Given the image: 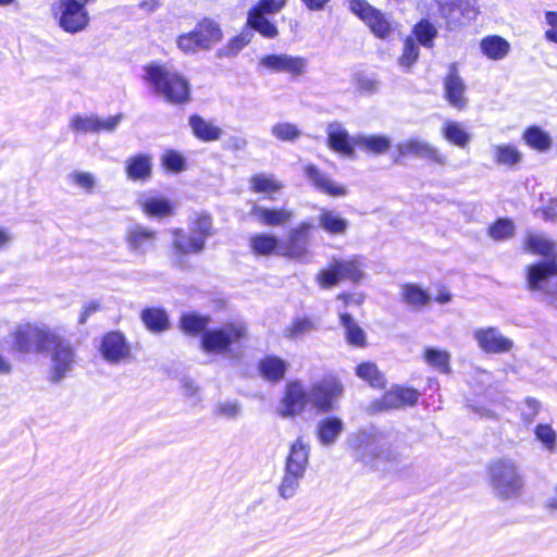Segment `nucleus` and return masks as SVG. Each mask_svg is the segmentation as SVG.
Returning a JSON list of instances; mask_svg holds the SVG:
<instances>
[{
	"mask_svg": "<svg viewBox=\"0 0 557 557\" xmlns=\"http://www.w3.org/2000/svg\"><path fill=\"white\" fill-rule=\"evenodd\" d=\"M253 33L250 28L244 27L242 32L232 37L227 44L216 51L219 58H233L237 55L247 45L251 42Z\"/></svg>",
	"mask_w": 557,
	"mask_h": 557,
	"instance_id": "nucleus-41",
	"label": "nucleus"
},
{
	"mask_svg": "<svg viewBox=\"0 0 557 557\" xmlns=\"http://www.w3.org/2000/svg\"><path fill=\"white\" fill-rule=\"evenodd\" d=\"M419 57V46L411 37L406 38L404 44L403 53L398 60L399 64L404 67L411 66Z\"/></svg>",
	"mask_w": 557,
	"mask_h": 557,
	"instance_id": "nucleus-58",
	"label": "nucleus"
},
{
	"mask_svg": "<svg viewBox=\"0 0 557 557\" xmlns=\"http://www.w3.org/2000/svg\"><path fill=\"white\" fill-rule=\"evenodd\" d=\"M318 225L330 235L338 236L346 234L349 222L339 212L322 208L318 215Z\"/></svg>",
	"mask_w": 557,
	"mask_h": 557,
	"instance_id": "nucleus-30",
	"label": "nucleus"
},
{
	"mask_svg": "<svg viewBox=\"0 0 557 557\" xmlns=\"http://www.w3.org/2000/svg\"><path fill=\"white\" fill-rule=\"evenodd\" d=\"M413 33L418 41L426 48H431L433 46V40L437 35L436 28L426 20L419 22L414 26Z\"/></svg>",
	"mask_w": 557,
	"mask_h": 557,
	"instance_id": "nucleus-54",
	"label": "nucleus"
},
{
	"mask_svg": "<svg viewBox=\"0 0 557 557\" xmlns=\"http://www.w3.org/2000/svg\"><path fill=\"white\" fill-rule=\"evenodd\" d=\"M287 0H260L251 9L258 10L268 14L278 13L285 5Z\"/></svg>",
	"mask_w": 557,
	"mask_h": 557,
	"instance_id": "nucleus-62",
	"label": "nucleus"
},
{
	"mask_svg": "<svg viewBox=\"0 0 557 557\" xmlns=\"http://www.w3.org/2000/svg\"><path fill=\"white\" fill-rule=\"evenodd\" d=\"M396 148L399 157L414 156L433 161L441 165L446 163V157L425 140L409 138L399 143Z\"/></svg>",
	"mask_w": 557,
	"mask_h": 557,
	"instance_id": "nucleus-19",
	"label": "nucleus"
},
{
	"mask_svg": "<svg viewBox=\"0 0 557 557\" xmlns=\"http://www.w3.org/2000/svg\"><path fill=\"white\" fill-rule=\"evenodd\" d=\"M250 188L255 193H260L269 196L277 193L283 188V185L272 174L260 173L253 175L250 181Z\"/></svg>",
	"mask_w": 557,
	"mask_h": 557,
	"instance_id": "nucleus-43",
	"label": "nucleus"
},
{
	"mask_svg": "<svg viewBox=\"0 0 557 557\" xmlns=\"http://www.w3.org/2000/svg\"><path fill=\"white\" fill-rule=\"evenodd\" d=\"M157 233L140 224L128 227L125 242L131 252L135 255H145L154 247Z\"/></svg>",
	"mask_w": 557,
	"mask_h": 557,
	"instance_id": "nucleus-23",
	"label": "nucleus"
},
{
	"mask_svg": "<svg viewBox=\"0 0 557 557\" xmlns=\"http://www.w3.org/2000/svg\"><path fill=\"white\" fill-rule=\"evenodd\" d=\"M97 114L75 115L71 120V128L78 133H96Z\"/></svg>",
	"mask_w": 557,
	"mask_h": 557,
	"instance_id": "nucleus-57",
	"label": "nucleus"
},
{
	"mask_svg": "<svg viewBox=\"0 0 557 557\" xmlns=\"http://www.w3.org/2000/svg\"><path fill=\"white\" fill-rule=\"evenodd\" d=\"M349 9L369 26L376 37L385 39L392 34L389 17L372 7L367 0H350Z\"/></svg>",
	"mask_w": 557,
	"mask_h": 557,
	"instance_id": "nucleus-14",
	"label": "nucleus"
},
{
	"mask_svg": "<svg viewBox=\"0 0 557 557\" xmlns=\"http://www.w3.org/2000/svg\"><path fill=\"white\" fill-rule=\"evenodd\" d=\"M260 65L275 73L301 76L307 72L308 60L304 57L286 53L268 54L260 59Z\"/></svg>",
	"mask_w": 557,
	"mask_h": 557,
	"instance_id": "nucleus-18",
	"label": "nucleus"
},
{
	"mask_svg": "<svg viewBox=\"0 0 557 557\" xmlns=\"http://www.w3.org/2000/svg\"><path fill=\"white\" fill-rule=\"evenodd\" d=\"M440 12L450 28L474 20L478 9L474 0H438Z\"/></svg>",
	"mask_w": 557,
	"mask_h": 557,
	"instance_id": "nucleus-17",
	"label": "nucleus"
},
{
	"mask_svg": "<svg viewBox=\"0 0 557 557\" xmlns=\"http://www.w3.org/2000/svg\"><path fill=\"white\" fill-rule=\"evenodd\" d=\"M271 133L283 141H293L300 136V131L292 123H276L272 126Z\"/></svg>",
	"mask_w": 557,
	"mask_h": 557,
	"instance_id": "nucleus-56",
	"label": "nucleus"
},
{
	"mask_svg": "<svg viewBox=\"0 0 557 557\" xmlns=\"http://www.w3.org/2000/svg\"><path fill=\"white\" fill-rule=\"evenodd\" d=\"M281 243L275 236L268 234H258L250 238V248L257 255L267 256L271 252L278 255Z\"/></svg>",
	"mask_w": 557,
	"mask_h": 557,
	"instance_id": "nucleus-49",
	"label": "nucleus"
},
{
	"mask_svg": "<svg viewBox=\"0 0 557 557\" xmlns=\"http://www.w3.org/2000/svg\"><path fill=\"white\" fill-rule=\"evenodd\" d=\"M376 263L360 255L333 258L317 278H362L377 274Z\"/></svg>",
	"mask_w": 557,
	"mask_h": 557,
	"instance_id": "nucleus-10",
	"label": "nucleus"
},
{
	"mask_svg": "<svg viewBox=\"0 0 557 557\" xmlns=\"http://www.w3.org/2000/svg\"><path fill=\"white\" fill-rule=\"evenodd\" d=\"M212 220L209 214H196V218L190 221L189 232L191 235L197 236L198 239L205 245L208 237L211 235Z\"/></svg>",
	"mask_w": 557,
	"mask_h": 557,
	"instance_id": "nucleus-51",
	"label": "nucleus"
},
{
	"mask_svg": "<svg viewBox=\"0 0 557 557\" xmlns=\"http://www.w3.org/2000/svg\"><path fill=\"white\" fill-rule=\"evenodd\" d=\"M343 394L344 385L337 376H323L308 388L309 406L318 414L331 413L338 409Z\"/></svg>",
	"mask_w": 557,
	"mask_h": 557,
	"instance_id": "nucleus-7",
	"label": "nucleus"
},
{
	"mask_svg": "<svg viewBox=\"0 0 557 557\" xmlns=\"http://www.w3.org/2000/svg\"><path fill=\"white\" fill-rule=\"evenodd\" d=\"M312 228L313 224L308 221H302L297 226L290 228L286 240L282 242L278 247V255L305 260L310 253L309 244Z\"/></svg>",
	"mask_w": 557,
	"mask_h": 557,
	"instance_id": "nucleus-15",
	"label": "nucleus"
},
{
	"mask_svg": "<svg viewBox=\"0 0 557 557\" xmlns=\"http://www.w3.org/2000/svg\"><path fill=\"white\" fill-rule=\"evenodd\" d=\"M49 352L51 354L49 381L58 384L73 371L76 351L69 339L55 333L53 341L49 344Z\"/></svg>",
	"mask_w": 557,
	"mask_h": 557,
	"instance_id": "nucleus-11",
	"label": "nucleus"
},
{
	"mask_svg": "<svg viewBox=\"0 0 557 557\" xmlns=\"http://www.w3.org/2000/svg\"><path fill=\"white\" fill-rule=\"evenodd\" d=\"M347 443L361 462L375 470H396L403 463L397 435L391 430L370 425L349 434Z\"/></svg>",
	"mask_w": 557,
	"mask_h": 557,
	"instance_id": "nucleus-1",
	"label": "nucleus"
},
{
	"mask_svg": "<svg viewBox=\"0 0 557 557\" xmlns=\"http://www.w3.org/2000/svg\"><path fill=\"white\" fill-rule=\"evenodd\" d=\"M305 476V473L297 472V471H290V470H284V475L282 478V482L278 486V494L284 499L292 498L298 487L300 480Z\"/></svg>",
	"mask_w": 557,
	"mask_h": 557,
	"instance_id": "nucleus-50",
	"label": "nucleus"
},
{
	"mask_svg": "<svg viewBox=\"0 0 557 557\" xmlns=\"http://www.w3.org/2000/svg\"><path fill=\"white\" fill-rule=\"evenodd\" d=\"M523 249L532 255L547 258L529 267L527 278H548L557 275V245L546 234L527 231Z\"/></svg>",
	"mask_w": 557,
	"mask_h": 557,
	"instance_id": "nucleus-4",
	"label": "nucleus"
},
{
	"mask_svg": "<svg viewBox=\"0 0 557 557\" xmlns=\"http://www.w3.org/2000/svg\"><path fill=\"white\" fill-rule=\"evenodd\" d=\"M140 319L146 329L152 333H162L171 326L168 312L160 307H147L143 309Z\"/></svg>",
	"mask_w": 557,
	"mask_h": 557,
	"instance_id": "nucleus-34",
	"label": "nucleus"
},
{
	"mask_svg": "<svg viewBox=\"0 0 557 557\" xmlns=\"http://www.w3.org/2000/svg\"><path fill=\"white\" fill-rule=\"evenodd\" d=\"M345 430L344 421L329 414L317 423L315 434L319 443L324 447L333 446Z\"/></svg>",
	"mask_w": 557,
	"mask_h": 557,
	"instance_id": "nucleus-26",
	"label": "nucleus"
},
{
	"mask_svg": "<svg viewBox=\"0 0 557 557\" xmlns=\"http://www.w3.org/2000/svg\"><path fill=\"white\" fill-rule=\"evenodd\" d=\"M98 351L101 358L109 364H117L127 359L132 354L126 336L119 330L109 331L102 335Z\"/></svg>",
	"mask_w": 557,
	"mask_h": 557,
	"instance_id": "nucleus-16",
	"label": "nucleus"
},
{
	"mask_svg": "<svg viewBox=\"0 0 557 557\" xmlns=\"http://www.w3.org/2000/svg\"><path fill=\"white\" fill-rule=\"evenodd\" d=\"M51 15L59 27L71 35L84 32L90 24L89 11L81 0H55Z\"/></svg>",
	"mask_w": 557,
	"mask_h": 557,
	"instance_id": "nucleus-8",
	"label": "nucleus"
},
{
	"mask_svg": "<svg viewBox=\"0 0 557 557\" xmlns=\"http://www.w3.org/2000/svg\"><path fill=\"white\" fill-rule=\"evenodd\" d=\"M419 397V391L413 387L393 385L381 398H376L368 405L367 412L376 414L389 409L412 407L418 403Z\"/></svg>",
	"mask_w": 557,
	"mask_h": 557,
	"instance_id": "nucleus-13",
	"label": "nucleus"
},
{
	"mask_svg": "<svg viewBox=\"0 0 557 557\" xmlns=\"http://www.w3.org/2000/svg\"><path fill=\"white\" fill-rule=\"evenodd\" d=\"M515 224L509 219H498L488 228V235L494 240H506L515 235Z\"/></svg>",
	"mask_w": 557,
	"mask_h": 557,
	"instance_id": "nucleus-52",
	"label": "nucleus"
},
{
	"mask_svg": "<svg viewBox=\"0 0 557 557\" xmlns=\"http://www.w3.org/2000/svg\"><path fill=\"white\" fill-rule=\"evenodd\" d=\"M163 165L173 172H181L185 169L186 161L184 157L173 150L166 151L162 157Z\"/></svg>",
	"mask_w": 557,
	"mask_h": 557,
	"instance_id": "nucleus-59",
	"label": "nucleus"
},
{
	"mask_svg": "<svg viewBox=\"0 0 557 557\" xmlns=\"http://www.w3.org/2000/svg\"><path fill=\"white\" fill-rule=\"evenodd\" d=\"M312 327V322L307 318H297L288 329L289 337H297Z\"/></svg>",
	"mask_w": 557,
	"mask_h": 557,
	"instance_id": "nucleus-63",
	"label": "nucleus"
},
{
	"mask_svg": "<svg viewBox=\"0 0 557 557\" xmlns=\"http://www.w3.org/2000/svg\"><path fill=\"white\" fill-rule=\"evenodd\" d=\"M351 141L359 148L375 154L387 152L392 146L391 139L384 135L358 134L351 138Z\"/></svg>",
	"mask_w": 557,
	"mask_h": 557,
	"instance_id": "nucleus-37",
	"label": "nucleus"
},
{
	"mask_svg": "<svg viewBox=\"0 0 557 557\" xmlns=\"http://www.w3.org/2000/svg\"><path fill=\"white\" fill-rule=\"evenodd\" d=\"M445 98L449 104L457 109H463L467 106L468 99L465 96L466 85L462 78L458 75L455 65H451L449 73L444 83Z\"/></svg>",
	"mask_w": 557,
	"mask_h": 557,
	"instance_id": "nucleus-27",
	"label": "nucleus"
},
{
	"mask_svg": "<svg viewBox=\"0 0 557 557\" xmlns=\"http://www.w3.org/2000/svg\"><path fill=\"white\" fill-rule=\"evenodd\" d=\"M304 173L314 188L323 194L332 197H343L347 194L345 186L334 182L325 172L321 171L315 165H306Z\"/></svg>",
	"mask_w": 557,
	"mask_h": 557,
	"instance_id": "nucleus-25",
	"label": "nucleus"
},
{
	"mask_svg": "<svg viewBox=\"0 0 557 557\" xmlns=\"http://www.w3.org/2000/svg\"><path fill=\"white\" fill-rule=\"evenodd\" d=\"M173 249L177 256H185L190 253H199L203 250L205 245L191 235L190 232L186 233L182 228H175L172 232Z\"/></svg>",
	"mask_w": 557,
	"mask_h": 557,
	"instance_id": "nucleus-32",
	"label": "nucleus"
},
{
	"mask_svg": "<svg viewBox=\"0 0 557 557\" xmlns=\"http://www.w3.org/2000/svg\"><path fill=\"white\" fill-rule=\"evenodd\" d=\"M356 375L368 382L370 386L375 388H384L386 380L384 374L379 370L377 366L371 361H364L356 367Z\"/></svg>",
	"mask_w": 557,
	"mask_h": 557,
	"instance_id": "nucleus-42",
	"label": "nucleus"
},
{
	"mask_svg": "<svg viewBox=\"0 0 557 557\" xmlns=\"http://www.w3.org/2000/svg\"><path fill=\"white\" fill-rule=\"evenodd\" d=\"M474 337L479 347L487 354L508 352L513 346L510 338L504 336L497 327L493 326L475 331Z\"/></svg>",
	"mask_w": 557,
	"mask_h": 557,
	"instance_id": "nucleus-20",
	"label": "nucleus"
},
{
	"mask_svg": "<svg viewBox=\"0 0 557 557\" xmlns=\"http://www.w3.org/2000/svg\"><path fill=\"white\" fill-rule=\"evenodd\" d=\"M54 335L55 332L46 324L21 323L11 333V349L21 355L32 352L46 355L49 352V344L53 341Z\"/></svg>",
	"mask_w": 557,
	"mask_h": 557,
	"instance_id": "nucleus-5",
	"label": "nucleus"
},
{
	"mask_svg": "<svg viewBox=\"0 0 557 557\" xmlns=\"http://www.w3.org/2000/svg\"><path fill=\"white\" fill-rule=\"evenodd\" d=\"M289 368L290 363L287 360L274 354L265 355L257 364L260 377L272 385L282 382Z\"/></svg>",
	"mask_w": 557,
	"mask_h": 557,
	"instance_id": "nucleus-21",
	"label": "nucleus"
},
{
	"mask_svg": "<svg viewBox=\"0 0 557 557\" xmlns=\"http://www.w3.org/2000/svg\"><path fill=\"white\" fill-rule=\"evenodd\" d=\"M240 408L236 403H221L215 407L214 414L231 419L235 418Z\"/></svg>",
	"mask_w": 557,
	"mask_h": 557,
	"instance_id": "nucleus-64",
	"label": "nucleus"
},
{
	"mask_svg": "<svg viewBox=\"0 0 557 557\" xmlns=\"http://www.w3.org/2000/svg\"><path fill=\"white\" fill-rule=\"evenodd\" d=\"M535 438L549 451H554L557 443V434L550 424L539 423L534 429Z\"/></svg>",
	"mask_w": 557,
	"mask_h": 557,
	"instance_id": "nucleus-53",
	"label": "nucleus"
},
{
	"mask_svg": "<svg viewBox=\"0 0 557 557\" xmlns=\"http://www.w3.org/2000/svg\"><path fill=\"white\" fill-rule=\"evenodd\" d=\"M310 456V446L301 436L292 443L285 459L284 470L306 473Z\"/></svg>",
	"mask_w": 557,
	"mask_h": 557,
	"instance_id": "nucleus-29",
	"label": "nucleus"
},
{
	"mask_svg": "<svg viewBox=\"0 0 557 557\" xmlns=\"http://www.w3.org/2000/svg\"><path fill=\"white\" fill-rule=\"evenodd\" d=\"M523 140L528 146L537 151L544 152L552 147V137L539 126H531L523 133Z\"/></svg>",
	"mask_w": 557,
	"mask_h": 557,
	"instance_id": "nucleus-46",
	"label": "nucleus"
},
{
	"mask_svg": "<svg viewBox=\"0 0 557 557\" xmlns=\"http://www.w3.org/2000/svg\"><path fill=\"white\" fill-rule=\"evenodd\" d=\"M69 183L91 193L96 186V177L89 172L74 171L67 175Z\"/></svg>",
	"mask_w": 557,
	"mask_h": 557,
	"instance_id": "nucleus-55",
	"label": "nucleus"
},
{
	"mask_svg": "<svg viewBox=\"0 0 557 557\" xmlns=\"http://www.w3.org/2000/svg\"><path fill=\"white\" fill-rule=\"evenodd\" d=\"M443 136L444 138L460 148L466 147L471 136L470 134L462 127V125L455 121H447L443 127Z\"/></svg>",
	"mask_w": 557,
	"mask_h": 557,
	"instance_id": "nucleus-48",
	"label": "nucleus"
},
{
	"mask_svg": "<svg viewBox=\"0 0 557 557\" xmlns=\"http://www.w3.org/2000/svg\"><path fill=\"white\" fill-rule=\"evenodd\" d=\"M491 485L500 499H509L518 495L523 486L522 476L516 465L508 459L492 461L488 467Z\"/></svg>",
	"mask_w": 557,
	"mask_h": 557,
	"instance_id": "nucleus-9",
	"label": "nucleus"
},
{
	"mask_svg": "<svg viewBox=\"0 0 557 557\" xmlns=\"http://www.w3.org/2000/svg\"><path fill=\"white\" fill-rule=\"evenodd\" d=\"M124 115L122 113H117L112 116H108L106 119H102L97 115V125H96V133L99 132H106V133H113L120 125V123L123 121Z\"/></svg>",
	"mask_w": 557,
	"mask_h": 557,
	"instance_id": "nucleus-61",
	"label": "nucleus"
},
{
	"mask_svg": "<svg viewBox=\"0 0 557 557\" xmlns=\"http://www.w3.org/2000/svg\"><path fill=\"white\" fill-rule=\"evenodd\" d=\"M527 288L539 300L557 309V281H525Z\"/></svg>",
	"mask_w": 557,
	"mask_h": 557,
	"instance_id": "nucleus-39",
	"label": "nucleus"
},
{
	"mask_svg": "<svg viewBox=\"0 0 557 557\" xmlns=\"http://www.w3.org/2000/svg\"><path fill=\"white\" fill-rule=\"evenodd\" d=\"M150 158L138 154L126 160V173L131 180H146L150 176Z\"/></svg>",
	"mask_w": 557,
	"mask_h": 557,
	"instance_id": "nucleus-45",
	"label": "nucleus"
},
{
	"mask_svg": "<svg viewBox=\"0 0 557 557\" xmlns=\"http://www.w3.org/2000/svg\"><path fill=\"white\" fill-rule=\"evenodd\" d=\"M401 297L403 301L413 309H421L432 300L430 292L416 283L404 284L401 286Z\"/></svg>",
	"mask_w": 557,
	"mask_h": 557,
	"instance_id": "nucleus-36",
	"label": "nucleus"
},
{
	"mask_svg": "<svg viewBox=\"0 0 557 557\" xmlns=\"http://www.w3.org/2000/svg\"><path fill=\"white\" fill-rule=\"evenodd\" d=\"M223 38L220 24L209 17L199 21L195 28L182 34L176 39V45L184 53L195 54L199 50H210Z\"/></svg>",
	"mask_w": 557,
	"mask_h": 557,
	"instance_id": "nucleus-6",
	"label": "nucleus"
},
{
	"mask_svg": "<svg viewBox=\"0 0 557 557\" xmlns=\"http://www.w3.org/2000/svg\"><path fill=\"white\" fill-rule=\"evenodd\" d=\"M247 338L248 325L245 321H226L207 330L201 337L200 349L207 355L237 358Z\"/></svg>",
	"mask_w": 557,
	"mask_h": 557,
	"instance_id": "nucleus-2",
	"label": "nucleus"
},
{
	"mask_svg": "<svg viewBox=\"0 0 557 557\" xmlns=\"http://www.w3.org/2000/svg\"><path fill=\"white\" fill-rule=\"evenodd\" d=\"M144 78L157 95L171 103H183L189 99L187 79L166 65H148Z\"/></svg>",
	"mask_w": 557,
	"mask_h": 557,
	"instance_id": "nucleus-3",
	"label": "nucleus"
},
{
	"mask_svg": "<svg viewBox=\"0 0 557 557\" xmlns=\"http://www.w3.org/2000/svg\"><path fill=\"white\" fill-rule=\"evenodd\" d=\"M212 317L203 314L199 311L191 310L183 312L178 320V329L187 336L198 337L199 347L201 346V337L211 326Z\"/></svg>",
	"mask_w": 557,
	"mask_h": 557,
	"instance_id": "nucleus-24",
	"label": "nucleus"
},
{
	"mask_svg": "<svg viewBox=\"0 0 557 557\" xmlns=\"http://www.w3.org/2000/svg\"><path fill=\"white\" fill-rule=\"evenodd\" d=\"M268 13L249 9L247 13V24L246 27L250 28L251 32H258L261 36L273 39L278 36L277 27L265 17Z\"/></svg>",
	"mask_w": 557,
	"mask_h": 557,
	"instance_id": "nucleus-35",
	"label": "nucleus"
},
{
	"mask_svg": "<svg viewBox=\"0 0 557 557\" xmlns=\"http://www.w3.org/2000/svg\"><path fill=\"white\" fill-rule=\"evenodd\" d=\"M327 143L332 150L339 152L344 156H352L354 147L351 146V139H349L348 132L338 122L329 124L327 129Z\"/></svg>",
	"mask_w": 557,
	"mask_h": 557,
	"instance_id": "nucleus-31",
	"label": "nucleus"
},
{
	"mask_svg": "<svg viewBox=\"0 0 557 557\" xmlns=\"http://www.w3.org/2000/svg\"><path fill=\"white\" fill-rule=\"evenodd\" d=\"M339 320L345 330L346 342L351 346L363 347L367 342L366 332L358 325L352 314L341 313Z\"/></svg>",
	"mask_w": 557,
	"mask_h": 557,
	"instance_id": "nucleus-40",
	"label": "nucleus"
},
{
	"mask_svg": "<svg viewBox=\"0 0 557 557\" xmlns=\"http://www.w3.org/2000/svg\"><path fill=\"white\" fill-rule=\"evenodd\" d=\"M309 406L308 387L300 379L288 380L276 406V413L282 419H295Z\"/></svg>",
	"mask_w": 557,
	"mask_h": 557,
	"instance_id": "nucleus-12",
	"label": "nucleus"
},
{
	"mask_svg": "<svg viewBox=\"0 0 557 557\" xmlns=\"http://www.w3.org/2000/svg\"><path fill=\"white\" fill-rule=\"evenodd\" d=\"M138 206L143 212L153 219H163L174 214L175 207L172 201L156 193H144L138 197Z\"/></svg>",
	"mask_w": 557,
	"mask_h": 557,
	"instance_id": "nucleus-22",
	"label": "nucleus"
},
{
	"mask_svg": "<svg viewBox=\"0 0 557 557\" xmlns=\"http://www.w3.org/2000/svg\"><path fill=\"white\" fill-rule=\"evenodd\" d=\"M544 22L546 29L544 37L547 41L557 44V11H545Z\"/></svg>",
	"mask_w": 557,
	"mask_h": 557,
	"instance_id": "nucleus-60",
	"label": "nucleus"
},
{
	"mask_svg": "<svg viewBox=\"0 0 557 557\" xmlns=\"http://www.w3.org/2000/svg\"><path fill=\"white\" fill-rule=\"evenodd\" d=\"M480 50L487 59L499 61L509 54L510 44L502 36L488 35L481 39Z\"/></svg>",
	"mask_w": 557,
	"mask_h": 557,
	"instance_id": "nucleus-33",
	"label": "nucleus"
},
{
	"mask_svg": "<svg viewBox=\"0 0 557 557\" xmlns=\"http://www.w3.org/2000/svg\"><path fill=\"white\" fill-rule=\"evenodd\" d=\"M492 149L494 160L498 164L513 166L521 162V152L511 144L494 145Z\"/></svg>",
	"mask_w": 557,
	"mask_h": 557,
	"instance_id": "nucleus-47",
	"label": "nucleus"
},
{
	"mask_svg": "<svg viewBox=\"0 0 557 557\" xmlns=\"http://www.w3.org/2000/svg\"><path fill=\"white\" fill-rule=\"evenodd\" d=\"M424 361L441 373H450V355L448 351L437 347H425L423 351Z\"/></svg>",
	"mask_w": 557,
	"mask_h": 557,
	"instance_id": "nucleus-44",
	"label": "nucleus"
},
{
	"mask_svg": "<svg viewBox=\"0 0 557 557\" xmlns=\"http://www.w3.org/2000/svg\"><path fill=\"white\" fill-rule=\"evenodd\" d=\"M189 126L194 135L202 141H215L220 139L223 134V131L219 126L199 115H191L189 117Z\"/></svg>",
	"mask_w": 557,
	"mask_h": 557,
	"instance_id": "nucleus-38",
	"label": "nucleus"
},
{
	"mask_svg": "<svg viewBox=\"0 0 557 557\" xmlns=\"http://www.w3.org/2000/svg\"><path fill=\"white\" fill-rule=\"evenodd\" d=\"M251 215L262 225L281 226L294 218V211L285 208H265L253 205Z\"/></svg>",
	"mask_w": 557,
	"mask_h": 557,
	"instance_id": "nucleus-28",
	"label": "nucleus"
}]
</instances>
